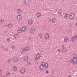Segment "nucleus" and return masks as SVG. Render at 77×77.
<instances>
[{"label": "nucleus", "mask_w": 77, "mask_h": 77, "mask_svg": "<svg viewBox=\"0 0 77 77\" xmlns=\"http://www.w3.org/2000/svg\"><path fill=\"white\" fill-rule=\"evenodd\" d=\"M52 21L53 23H56V19H55V18H53Z\"/></svg>", "instance_id": "nucleus-17"}, {"label": "nucleus", "mask_w": 77, "mask_h": 77, "mask_svg": "<svg viewBox=\"0 0 77 77\" xmlns=\"http://www.w3.org/2000/svg\"><path fill=\"white\" fill-rule=\"evenodd\" d=\"M74 13H71L69 14V18L70 20H73L74 18Z\"/></svg>", "instance_id": "nucleus-1"}, {"label": "nucleus", "mask_w": 77, "mask_h": 77, "mask_svg": "<svg viewBox=\"0 0 77 77\" xmlns=\"http://www.w3.org/2000/svg\"><path fill=\"white\" fill-rule=\"evenodd\" d=\"M0 22H1V23H3L4 22V20H1V21H0Z\"/></svg>", "instance_id": "nucleus-36"}, {"label": "nucleus", "mask_w": 77, "mask_h": 77, "mask_svg": "<svg viewBox=\"0 0 77 77\" xmlns=\"http://www.w3.org/2000/svg\"><path fill=\"white\" fill-rule=\"evenodd\" d=\"M21 53H23V52H21Z\"/></svg>", "instance_id": "nucleus-48"}, {"label": "nucleus", "mask_w": 77, "mask_h": 77, "mask_svg": "<svg viewBox=\"0 0 77 77\" xmlns=\"http://www.w3.org/2000/svg\"><path fill=\"white\" fill-rule=\"evenodd\" d=\"M41 1H43L44 0H40Z\"/></svg>", "instance_id": "nucleus-51"}, {"label": "nucleus", "mask_w": 77, "mask_h": 77, "mask_svg": "<svg viewBox=\"0 0 77 77\" xmlns=\"http://www.w3.org/2000/svg\"><path fill=\"white\" fill-rule=\"evenodd\" d=\"M71 39L72 41H75V38H74V36L73 37H72V38H71Z\"/></svg>", "instance_id": "nucleus-24"}, {"label": "nucleus", "mask_w": 77, "mask_h": 77, "mask_svg": "<svg viewBox=\"0 0 77 77\" xmlns=\"http://www.w3.org/2000/svg\"><path fill=\"white\" fill-rule=\"evenodd\" d=\"M25 49L26 51H29V47L28 46H26Z\"/></svg>", "instance_id": "nucleus-18"}, {"label": "nucleus", "mask_w": 77, "mask_h": 77, "mask_svg": "<svg viewBox=\"0 0 77 77\" xmlns=\"http://www.w3.org/2000/svg\"><path fill=\"white\" fill-rule=\"evenodd\" d=\"M17 12L18 13H19V14H20V13H21V12H22L21 10L20 9H17Z\"/></svg>", "instance_id": "nucleus-20"}, {"label": "nucleus", "mask_w": 77, "mask_h": 77, "mask_svg": "<svg viewBox=\"0 0 77 77\" xmlns=\"http://www.w3.org/2000/svg\"><path fill=\"white\" fill-rule=\"evenodd\" d=\"M76 56V54H74L73 55V57H75Z\"/></svg>", "instance_id": "nucleus-42"}, {"label": "nucleus", "mask_w": 77, "mask_h": 77, "mask_svg": "<svg viewBox=\"0 0 77 77\" xmlns=\"http://www.w3.org/2000/svg\"><path fill=\"white\" fill-rule=\"evenodd\" d=\"M36 15L38 17V18H39V17H41V14H40V13L39 12L37 13Z\"/></svg>", "instance_id": "nucleus-13"}, {"label": "nucleus", "mask_w": 77, "mask_h": 77, "mask_svg": "<svg viewBox=\"0 0 77 77\" xmlns=\"http://www.w3.org/2000/svg\"><path fill=\"white\" fill-rule=\"evenodd\" d=\"M8 61H11V60H8Z\"/></svg>", "instance_id": "nucleus-47"}, {"label": "nucleus", "mask_w": 77, "mask_h": 77, "mask_svg": "<svg viewBox=\"0 0 77 77\" xmlns=\"http://www.w3.org/2000/svg\"><path fill=\"white\" fill-rule=\"evenodd\" d=\"M24 3L26 5H28L29 3V0H25Z\"/></svg>", "instance_id": "nucleus-5"}, {"label": "nucleus", "mask_w": 77, "mask_h": 77, "mask_svg": "<svg viewBox=\"0 0 77 77\" xmlns=\"http://www.w3.org/2000/svg\"><path fill=\"white\" fill-rule=\"evenodd\" d=\"M10 75V73H8L7 74V75L8 76V75Z\"/></svg>", "instance_id": "nucleus-41"}, {"label": "nucleus", "mask_w": 77, "mask_h": 77, "mask_svg": "<svg viewBox=\"0 0 77 77\" xmlns=\"http://www.w3.org/2000/svg\"><path fill=\"white\" fill-rule=\"evenodd\" d=\"M62 12V10L61 9H60L58 11V14H61Z\"/></svg>", "instance_id": "nucleus-19"}, {"label": "nucleus", "mask_w": 77, "mask_h": 77, "mask_svg": "<svg viewBox=\"0 0 77 77\" xmlns=\"http://www.w3.org/2000/svg\"><path fill=\"white\" fill-rule=\"evenodd\" d=\"M29 39H30V38H29Z\"/></svg>", "instance_id": "nucleus-54"}, {"label": "nucleus", "mask_w": 77, "mask_h": 77, "mask_svg": "<svg viewBox=\"0 0 77 77\" xmlns=\"http://www.w3.org/2000/svg\"><path fill=\"white\" fill-rule=\"evenodd\" d=\"M62 51L63 53H66V49L65 48H62Z\"/></svg>", "instance_id": "nucleus-9"}, {"label": "nucleus", "mask_w": 77, "mask_h": 77, "mask_svg": "<svg viewBox=\"0 0 77 77\" xmlns=\"http://www.w3.org/2000/svg\"><path fill=\"white\" fill-rule=\"evenodd\" d=\"M32 20L31 19H30L28 20V23L29 24H32Z\"/></svg>", "instance_id": "nucleus-10"}, {"label": "nucleus", "mask_w": 77, "mask_h": 77, "mask_svg": "<svg viewBox=\"0 0 77 77\" xmlns=\"http://www.w3.org/2000/svg\"><path fill=\"white\" fill-rule=\"evenodd\" d=\"M41 64L42 65H43V66H44L45 64V62H43Z\"/></svg>", "instance_id": "nucleus-28"}, {"label": "nucleus", "mask_w": 77, "mask_h": 77, "mask_svg": "<svg viewBox=\"0 0 77 77\" xmlns=\"http://www.w3.org/2000/svg\"><path fill=\"white\" fill-rule=\"evenodd\" d=\"M46 72L47 73H48V70H47V71H46Z\"/></svg>", "instance_id": "nucleus-45"}, {"label": "nucleus", "mask_w": 77, "mask_h": 77, "mask_svg": "<svg viewBox=\"0 0 77 77\" xmlns=\"http://www.w3.org/2000/svg\"><path fill=\"white\" fill-rule=\"evenodd\" d=\"M8 27H9V28H11V27H12V24H8Z\"/></svg>", "instance_id": "nucleus-25"}, {"label": "nucleus", "mask_w": 77, "mask_h": 77, "mask_svg": "<svg viewBox=\"0 0 77 77\" xmlns=\"http://www.w3.org/2000/svg\"><path fill=\"white\" fill-rule=\"evenodd\" d=\"M52 72H54V71H53Z\"/></svg>", "instance_id": "nucleus-52"}, {"label": "nucleus", "mask_w": 77, "mask_h": 77, "mask_svg": "<svg viewBox=\"0 0 77 77\" xmlns=\"http://www.w3.org/2000/svg\"><path fill=\"white\" fill-rule=\"evenodd\" d=\"M18 58L17 57H15L14 58L13 60L15 62H18Z\"/></svg>", "instance_id": "nucleus-7"}, {"label": "nucleus", "mask_w": 77, "mask_h": 77, "mask_svg": "<svg viewBox=\"0 0 77 77\" xmlns=\"http://www.w3.org/2000/svg\"><path fill=\"white\" fill-rule=\"evenodd\" d=\"M18 32L20 33L21 32V28H19L18 29Z\"/></svg>", "instance_id": "nucleus-21"}, {"label": "nucleus", "mask_w": 77, "mask_h": 77, "mask_svg": "<svg viewBox=\"0 0 77 77\" xmlns=\"http://www.w3.org/2000/svg\"><path fill=\"white\" fill-rule=\"evenodd\" d=\"M30 64H31V63H30V62H27V64L28 65H30Z\"/></svg>", "instance_id": "nucleus-31"}, {"label": "nucleus", "mask_w": 77, "mask_h": 77, "mask_svg": "<svg viewBox=\"0 0 77 77\" xmlns=\"http://www.w3.org/2000/svg\"><path fill=\"white\" fill-rule=\"evenodd\" d=\"M65 18H66V19H67V18H68V17H67V16H65L64 17Z\"/></svg>", "instance_id": "nucleus-38"}, {"label": "nucleus", "mask_w": 77, "mask_h": 77, "mask_svg": "<svg viewBox=\"0 0 77 77\" xmlns=\"http://www.w3.org/2000/svg\"><path fill=\"white\" fill-rule=\"evenodd\" d=\"M64 47V46H63V45L62 46V47H63H63Z\"/></svg>", "instance_id": "nucleus-46"}, {"label": "nucleus", "mask_w": 77, "mask_h": 77, "mask_svg": "<svg viewBox=\"0 0 77 77\" xmlns=\"http://www.w3.org/2000/svg\"><path fill=\"white\" fill-rule=\"evenodd\" d=\"M13 69H14V71H15V70H16V69H17V67H14L13 68Z\"/></svg>", "instance_id": "nucleus-35"}, {"label": "nucleus", "mask_w": 77, "mask_h": 77, "mask_svg": "<svg viewBox=\"0 0 77 77\" xmlns=\"http://www.w3.org/2000/svg\"><path fill=\"white\" fill-rule=\"evenodd\" d=\"M66 15H68V14H66Z\"/></svg>", "instance_id": "nucleus-50"}, {"label": "nucleus", "mask_w": 77, "mask_h": 77, "mask_svg": "<svg viewBox=\"0 0 77 77\" xmlns=\"http://www.w3.org/2000/svg\"><path fill=\"white\" fill-rule=\"evenodd\" d=\"M58 51L59 53H60V49H59L58 50Z\"/></svg>", "instance_id": "nucleus-43"}, {"label": "nucleus", "mask_w": 77, "mask_h": 77, "mask_svg": "<svg viewBox=\"0 0 77 77\" xmlns=\"http://www.w3.org/2000/svg\"><path fill=\"white\" fill-rule=\"evenodd\" d=\"M26 71V69H22L21 70V72L22 74H24Z\"/></svg>", "instance_id": "nucleus-8"}, {"label": "nucleus", "mask_w": 77, "mask_h": 77, "mask_svg": "<svg viewBox=\"0 0 77 77\" xmlns=\"http://www.w3.org/2000/svg\"><path fill=\"white\" fill-rule=\"evenodd\" d=\"M39 68L41 70H43L44 69V66L42 65H41L39 66Z\"/></svg>", "instance_id": "nucleus-11"}, {"label": "nucleus", "mask_w": 77, "mask_h": 77, "mask_svg": "<svg viewBox=\"0 0 77 77\" xmlns=\"http://www.w3.org/2000/svg\"><path fill=\"white\" fill-rule=\"evenodd\" d=\"M14 37L15 38H17L18 37V35L17 34H14Z\"/></svg>", "instance_id": "nucleus-23"}, {"label": "nucleus", "mask_w": 77, "mask_h": 77, "mask_svg": "<svg viewBox=\"0 0 77 77\" xmlns=\"http://www.w3.org/2000/svg\"><path fill=\"white\" fill-rule=\"evenodd\" d=\"M0 48H3V49H4V47L2 45H0Z\"/></svg>", "instance_id": "nucleus-33"}, {"label": "nucleus", "mask_w": 77, "mask_h": 77, "mask_svg": "<svg viewBox=\"0 0 77 77\" xmlns=\"http://www.w3.org/2000/svg\"><path fill=\"white\" fill-rule=\"evenodd\" d=\"M47 20H48V21L49 22V21H51V19L50 18H48L47 19Z\"/></svg>", "instance_id": "nucleus-30"}, {"label": "nucleus", "mask_w": 77, "mask_h": 77, "mask_svg": "<svg viewBox=\"0 0 77 77\" xmlns=\"http://www.w3.org/2000/svg\"><path fill=\"white\" fill-rule=\"evenodd\" d=\"M74 38L75 39L77 38V35H75V36H74Z\"/></svg>", "instance_id": "nucleus-32"}, {"label": "nucleus", "mask_w": 77, "mask_h": 77, "mask_svg": "<svg viewBox=\"0 0 77 77\" xmlns=\"http://www.w3.org/2000/svg\"><path fill=\"white\" fill-rule=\"evenodd\" d=\"M56 12H57V10H56Z\"/></svg>", "instance_id": "nucleus-53"}, {"label": "nucleus", "mask_w": 77, "mask_h": 77, "mask_svg": "<svg viewBox=\"0 0 77 77\" xmlns=\"http://www.w3.org/2000/svg\"><path fill=\"white\" fill-rule=\"evenodd\" d=\"M22 30L23 32H26V30H27V28L26 27L24 26L22 27Z\"/></svg>", "instance_id": "nucleus-12"}, {"label": "nucleus", "mask_w": 77, "mask_h": 77, "mask_svg": "<svg viewBox=\"0 0 77 77\" xmlns=\"http://www.w3.org/2000/svg\"><path fill=\"white\" fill-rule=\"evenodd\" d=\"M38 37H39V38H41V37H42V34L41 33L38 34Z\"/></svg>", "instance_id": "nucleus-26"}, {"label": "nucleus", "mask_w": 77, "mask_h": 77, "mask_svg": "<svg viewBox=\"0 0 77 77\" xmlns=\"http://www.w3.org/2000/svg\"><path fill=\"white\" fill-rule=\"evenodd\" d=\"M4 51H8V48H5L4 49Z\"/></svg>", "instance_id": "nucleus-27"}, {"label": "nucleus", "mask_w": 77, "mask_h": 77, "mask_svg": "<svg viewBox=\"0 0 77 77\" xmlns=\"http://www.w3.org/2000/svg\"><path fill=\"white\" fill-rule=\"evenodd\" d=\"M17 19L18 20H20L21 19V15H18L17 17Z\"/></svg>", "instance_id": "nucleus-6"}, {"label": "nucleus", "mask_w": 77, "mask_h": 77, "mask_svg": "<svg viewBox=\"0 0 77 77\" xmlns=\"http://www.w3.org/2000/svg\"><path fill=\"white\" fill-rule=\"evenodd\" d=\"M70 63H71L72 65H74V62L73 60H70Z\"/></svg>", "instance_id": "nucleus-15"}, {"label": "nucleus", "mask_w": 77, "mask_h": 77, "mask_svg": "<svg viewBox=\"0 0 77 77\" xmlns=\"http://www.w3.org/2000/svg\"><path fill=\"white\" fill-rule=\"evenodd\" d=\"M73 75H70L68 76V77H71V76H72Z\"/></svg>", "instance_id": "nucleus-44"}, {"label": "nucleus", "mask_w": 77, "mask_h": 77, "mask_svg": "<svg viewBox=\"0 0 77 77\" xmlns=\"http://www.w3.org/2000/svg\"><path fill=\"white\" fill-rule=\"evenodd\" d=\"M15 48V46L14 45H12V49H14Z\"/></svg>", "instance_id": "nucleus-37"}, {"label": "nucleus", "mask_w": 77, "mask_h": 77, "mask_svg": "<svg viewBox=\"0 0 77 77\" xmlns=\"http://www.w3.org/2000/svg\"><path fill=\"white\" fill-rule=\"evenodd\" d=\"M24 60H26V61L28 59V57L27 56H26L24 57Z\"/></svg>", "instance_id": "nucleus-16"}, {"label": "nucleus", "mask_w": 77, "mask_h": 77, "mask_svg": "<svg viewBox=\"0 0 77 77\" xmlns=\"http://www.w3.org/2000/svg\"><path fill=\"white\" fill-rule=\"evenodd\" d=\"M22 51H23V52H24L26 51V49H24V48H23V49H22Z\"/></svg>", "instance_id": "nucleus-34"}, {"label": "nucleus", "mask_w": 77, "mask_h": 77, "mask_svg": "<svg viewBox=\"0 0 77 77\" xmlns=\"http://www.w3.org/2000/svg\"><path fill=\"white\" fill-rule=\"evenodd\" d=\"M36 63H37V64H38V62H37Z\"/></svg>", "instance_id": "nucleus-49"}, {"label": "nucleus", "mask_w": 77, "mask_h": 77, "mask_svg": "<svg viewBox=\"0 0 77 77\" xmlns=\"http://www.w3.org/2000/svg\"><path fill=\"white\" fill-rule=\"evenodd\" d=\"M50 35L48 33H46L45 35V39H48L49 38Z\"/></svg>", "instance_id": "nucleus-4"}, {"label": "nucleus", "mask_w": 77, "mask_h": 77, "mask_svg": "<svg viewBox=\"0 0 77 77\" xmlns=\"http://www.w3.org/2000/svg\"><path fill=\"white\" fill-rule=\"evenodd\" d=\"M7 41H10V38H7Z\"/></svg>", "instance_id": "nucleus-39"}, {"label": "nucleus", "mask_w": 77, "mask_h": 77, "mask_svg": "<svg viewBox=\"0 0 77 77\" xmlns=\"http://www.w3.org/2000/svg\"><path fill=\"white\" fill-rule=\"evenodd\" d=\"M44 66H45V68H47V67H48V64H47V63L45 64Z\"/></svg>", "instance_id": "nucleus-29"}, {"label": "nucleus", "mask_w": 77, "mask_h": 77, "mask_svg": "<svg viewBox=\"0 0 77 77\" xmlns=\"http://www.w3.org/2000/svg\"><path fill=\"white\" fill-rule=\"evenodd\" d=\"M40 57H41V55L39 53H38L36 55L35 60H37L38 59H39Z\"/></svg>", "instance_id": "nucleus-2"}, {"label": "nucleus", "mask_w": 77, "mask_h": 77, "mask_svg": "<svg viewBox=\"0 0 77 77\" xmlns=\"http://www.w3.org/2000/svg\"><path fill=\"white\" fill-rule=\"evenodd\" d=\"M2 72L1 71V70H0V75H1L2 74Z\"/></svg>", "instance_id": "nucleus-40"}, {"label": "nucleus", "mask_w": 77, "mask_h": 77, "mask_svg": "<svg viewBox=\"0 0 77 77\" xmlns=\"http://www.w3.org/2000/svg\"><path fill=\"white\" fill-rule=\"evenodd\" d=\"M35 32V29L34 28H32L30 30V32L31 33H33Z\"/></svg>", "instance_id": "nucleus-3"}, {"label": "nucleus", "mask_w": 77, "mask_h": 77, "mask_svg": "<svg viewBox=\"0 0 77 77\" xmlns=\"http://www.w3.org/2000/svg\"><path fill=\"white\" fill-rule=\"evenodd\" d=\"M68 38V37H66L64 38V41L66 42H67V39Z\"/></svg>", "instance_id": "nucleus-22"}, {"label": "nucleus", "mask_w": 77, "mask_h": 77, "mask_svg": "<svg viewBox=\"0 0 77 77\" xmlns=\"http://www.w3.org/2000/svg\"><path fill=\"white\" fill-rule=\"evenodd\" d=\"M77 58L76 57H74L73 60L74 61V62H77Z\"/></svg>", "instance_id": "nucleus-14"}]
</instances>
